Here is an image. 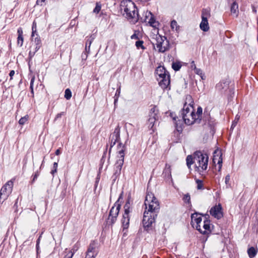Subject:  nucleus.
I'll return each mask as SVG.
<instances>
[{"mask_svg":"<svg viewBox=\"0 0 258 258\" xmlns=\"http://www.w3.org/2000/svg\"><path fill=\"white\" fill-rule=\"evenodd\" d=\"M110 139L115 142H118V160L115 165V171L113 176L116 178L120 174L122 166L124 162V151L125 147L119 142L120 139V129L119 126H117L114 130L113 133L111 134Z\"/></svg>","mask_w":258,"mask_h":258,"instance_id":"f257e3e1","label":"nucleus"},{"mask_svg":"<svg viewBox=\"0 0 258 258\" xmlns=\"http://www.w3.org/2000/svg\"><path fill=\"white\" fill-rule=\"evenodd\" d=\"M120 9L123 15L133 23L139 19L137 7L131 0H123L120 4Z\"/></svg>","mask_w":258,"mask_h":258,"instance_id":"f03ea898","label":"nucleus"},{"mask_svg":"<svg viewBox=\"0 0 258 258\" xmlns=\"http://www.w3.org/2000/svg\"><path fill=\"white\" fill-rule=\"evenodd\" d=\"M144 205L145 206L144 212L153 214V216H157L160 210V204L158 199L152 192L147 193Z\"/></svg>","mask_w":258,"mask_h":258,"instance_id":"7ed1b4c3","label":"nucleus"},{"mask_svg":"<svg viewBox=\"0 0 258 258\" xmlns=\"http://www.w3.org/2000/svg\"><path fill=\"white\" fill-rule=\"evenodd\" d=\"M208 161L209 157L207 154H203L200 151H197L195 153V170L200 174L207 169Z\"/></svg>","mask_w":258,"mask_h":258,"instance_id":"20e7f679","label":"nucleus"},{"mask_svg":"<svg viewBox=\"0 0 258 258\" xmlns=\"http://www.w3.org/2000/svg\"><path fill=\"white\" fill-rule=\"evenodd\" d=\"M155 39V45L159 52L163 53L169 49V42L165 36L156 35Z\"/></svg>","mask_w":258,"mask_h":258,"instance_id":"39448f33","label":"nucleus"},{"mask_svg":"<svg viewBox=\"0 0 258 258\" xmlns=\"http://www.w3.org/2000/svg\"><path fill=\"white\" fill-rule=\"evenodd\" d=\"M124 212L122 216V219L121 220L123 228L127 229L130 224V213L132 211V208H131V203L130 199H128L126 202L124 206Z\"/></svg>","mask_w":258,"mask_h":258,"instance_id":"423d86ee","label":"nucleus"},{"mask_svg":"<svg viewBox=\"0 0 258 258\" xmlns=\"http://www.w3.org/2000/svg\"><path fill=\"white\" fill-rule=\"evenodd\" d=\"M120 205L119 204L115 203L110 210L109 214L107 218V223L108 224L112 225L114 224L117 219Z\"/></svg>","mask_w":258,"mask_h":258,"instance_id":"0eeeda50","label":"nucleus"},{"mask_svg":"<svg viewBox=\"0 0 258 258\" xmlns=\"http://www.w3.org/2000/svg\"><path fill=\"white\" fill-rule=\"evenodd\" d=\"M210 11L207 9H205L202 12V22L200 25L201 30L206 32L209 30V26L208 22V18L210 17Z\"/></svg>","mask_w":258,"mask_h":258,"instance_id":"6e6552de","label":"nucleus"},{"mask_svg":"<svg viewBox=\"0 0 258 258\" xmlns=\"http://www.w3.org/2000/svg\"><path fill=\"white\" fill-rule=\"evenodd\" d=\"M14 183L12 180L8 181L1 188L0 191V199L5 200L12 192Z\"/></svg>","mask_w":258,"mask_h":258,"instance_id":"1a4fd4ad","label":"nucleus"},{"mask_svg":"<svg viewBox=\"0 0 258 258\" xmlns=\"http://www.w3.org/2000/svg\"><path fill=\"white\" fill-rule=\"evenodd\" d=\"M148 213L144 212L143 224L145 229L147 230L152 226L153 223L155 222V219L157 215H152Z\"/></svg>","mask_w":258,"mask_h":258,"instance_id":"9d476101","label":"nucleus"},{"mask_svg":"<svg viewBox=\"0 0 258 258\" xmlns=\"http://www.w3.org/2000/svg\"><path fill=\"white\" fill-rule=\"evenodd\" d=\"M98 253L97 242L94 240L92 241L89 244L86 252L85 258H95Z\"/></svg>","mask_w":258,"mask_h":258,"instance_id":"9b49d317","label":"nucleus"},{"mask_svg":"<svg viewBox=\"0 0 258 258\" xmlns=\"http://www.w3.org/2000/svg\"><path fill=\"white\" fill-rule=\"evenodd\" d=\"M194 101L190 95H187L185 98V101L184 104L182 113H188V112H194L193 108Z\"/></svg>","mask_w":258,"mask_h":258,"instance_id":"f8f14e48","label":"nucleus"},{"mask_svg":"<svg viewBox=\"0 0 258 258\" xmlns=\"http://www.w3.org/2000/svg\"><path fill=\"white\" fill-rule=\"evenodd\" d=\"M182 117L185 124L191 125L195 123H198L196 117H195V112L182 113Z\"/></svg>","mask_w":258,"mask_h":258,"instance_id":"ddd939ff","label":"nucleus"},{"mask_svg":"<svg viewBox=\"0 0 258 258\" xmlns=\"http://www.w3.org/2000/svg\"><path fill=\"white\" fill-rule=\"evenodd\" d=\"M191 224L194 228H196L198 231L201 230L200 224L202 223V218L200 214L195 213L191 215Z\"/></svg>","mask_w":258,"mask_h":258,"instance_id":"4468645a","label":"nucleus"},{"mask_svg":"<svg viewBox=\"0 0 258 258\" xmlns=\"http://www.w3.org/2000/svg\"><path fill=\"white\" fill-rule=\"evenodd\" d=\"M157 79L158 81L159 85L163 89H170V80L169 74L165 76H162V77L157 78Z\"/></svg>","mask_w":258,"mask_h":258,"instance_id":"2eb2a0df","label":"nucleus"},{"mask_svg":"<svg viewBox=\"0 0 258 258\" xmlns=\"http://www.w3.org/2000/svg\"><path fill=\"white\" fill-rule=\"evenodd\" d=\"M144 21L153 27L157 28L158 26V22L155 20L154 16L150 12L146 11Z\"/></svg>","mask_w":258,"mask_h":258,"instance_id":"dca6fc26","label":"nucleus"},{"mask_svg":"<svg viewBox=\"0 0 258 258\" xmlns=\"http://www.w3.org/2000/svg\"><path fill=\"white\" fill-rule=\"evenodd\" d=\"M213 161L214 163L217 162L218 165V171H220L222 166V158L221 151H215L213 155Z\"/></svg>","mask_w":258,"mask_h":258,"instance_id":"f3484780","label":"nucleus"},{"mask_svg":"<svg viewBox=\"0 0 258 258\" xmlns=\"http://www.w3.org/2000/svg\"><path fill=\"white\" fill-rule=\"evenodd\" d=\"M210 214L215 218L219 219L222 216V207L220 205L212 207L210 211Z\"/></svg>","mask_w":258,"mask_h":258,"instance_id":"a211bd4d","label":"nucleus"},{"mask_svg":"<svg viewBox=\"0 0 258 258\" xmlns=\"http://www.w3.org/2000/svg\"><path fill=\"white\" fill-rule=\"evenodd\" d=\"M203 228H201V230L199 231L201 233L206 234L209 232H210V222L209 220H205L203 222Z\"/></svg>","mask_w":258,"mask_h":258,"instance_id":"6ab92c4d","label":"nucleus"},{"mask_svg":"<svg viewBox=\"0 0 258 258\" xmlns=\"http://www.w3.org/2000/svg\"><path fill=\"white\" fill-rule=\"evenodd\" d=\"M156 73L157 75V78L162 77V76H165L169 74L168 72L163 67H158L156 70Z\"/></svg>","mask_w":258,"mask_h":258,"instance_id":"aec40b11","label":"nucleus"},{"mask_svg":"<svg viewBox=\"0 0 258 258\" xmlns=\"http://www.w3.org/2000/svg\"><path fill=\"white\" fill-rule=\"evenodd\" d=\"M18 38H17V44L19 46L21 47L23 44L24 38L23 36V29L20 27L17 30Z\"/></svg>","mask_w":258,"mask_h":258,"instance_id":"412c9836","label":"nucleus"},{"mask_svg":"<svg viewBox=\"0 0 258 258\" xmlns=\"http://www.w3.org/2000/svg\"><path fill=\"white\" fill-rule=\"evenodd\" d=\"M158 112V110L156 106H153L150 110L149 112V117H154L155 118H158L157 114Z\"/></svg>","mask_w":258,"mask_h":258,"instance_id":"4be33fe9","label":"nucleus"},{"mask_svg":"<svg viewBox=\"0 0 258 258\" xmlns=\"http://www.w3.org/2000/svg\"><path fill=\"white\" fill-rule=\"evenodd\" d=\"M231 12L236 17H237L238 13V5L236 2H234L231 6Z\"/></svg>","mask_w":258,"mask_h":258,"instance_id":"5701e85b","label":"nucleus"},{"mask_svg":"<svg viewBox=\"0 0 258 258\" xmlns=\"http://www.w3.org/2000/svg\"><path fill=\"white\" fill-rule=\"evenodd\" d=\"M257 252V250L253 247H250L247 250V253L250 258L254 257Z\"/></svg>","mask_w":258,"mask_h":258,"instance_id":"b1692460","label":"nucleus"},{"mask_svg":"<svg viewBox=\"0 0 258 258\" xmlns=\"http://www.w3.org/2000/svg\"><path fill=\"white\" fill-rule=\"evenodd\" d=\"M203 109L201 107H199L197 109L196 113H195V117H196L198 121V123L200 122L201 120V116L202 114Z\"/></svg>","mask_w":258,"mask_h":258,"instance_id":"393cba45","label":"nucleus"},{"mask_svg":"<svg viewBox=\"0 0 258 258\" xmlns=\"http://www.w3.org/2000/svg\"><path fill=\"white\" fill-rule=\"evenodd\" d=\"M186 161L187 166L188 168L189 169V168H190L191 165L193 163H195L194 157L193 158L191 155H188L186 157Z\"/></svg>","mask_w":258,"mask_h":258,"instance_id":"a878e982","label":"nucleus"},{"mask_svg":"<svg viewBox=\"0 0 258 258\" xmlns=\"http://www.w3.org/2000/svg\"><path fill=\"white\" fill-rule=\"evenodd\" d=\"M157 119V118H155L154 117H150L148 119V125H149V127L150 129L152 130L153 131H154L153 127H154V123L156 122Z\"/></svg>","mask_w":258,"mask_h":258,"instance_id":"bb28decb","label":"nucleus"},{"mask_svg":"<svg viewBox=\"0 0 258 258\" xmlns=\"http://www.w3.org/2000/svg\"><path fill=\"white\" fill-rule=\"evenodd\" d=\"M181 63L179 61L174 62L172 64V68L175 71H179L181 68Z\"/></svg>","mask_w":258,"mask_h":258,"instance_id":"cd10ccee","label":"nucleus"},{"mask_svg":"<svg viewBox=\"0 0 258 258\" xmlns=\"http://www.w3.org/2000/svg\"><path fill=\"white\" fill-rule=\"evenodd\" d=\"M171 28L172 30L177 31L179 29V26L177 25V23L175 20H172L170 24Z\"/></svg>","mask_w":258,"mask_h":258,"instance_id":"c85d7f7f","label":"nucleus"},{"mask_svg":"<svg viewBox=\"0 0 258 258\" xmlns=\"http://www.w3.org/2000/svg\"><path fill=\"white\" fill-rule=\"evenodd\" d=\"M164 172L166 174V175H167L168 176H171V168L169 164H166Z\"/></svg>","mask_w":258,"mask_h":258,"instance_id":"c756f323","label":"nucleus"},{"mask_svg":"<svg viewBox=\"0 0 258 258\" xmlns=\"http://www.w3.org/2000/svg\"><path fill=\"white\" fill-rule=\"evenodd\" d=\"M37 37L34 38V40H33V37L32 39V43H33V44L36 45H40L41 46V41L39 37H38V35L36 34Z\"/></svg>","mask_w":258,"mask_h":258,"instance_id":"7c9ffc66","label":"nucleus"},{"mask_svg":"<svg viewBox=\"0 0 258 258\" xmlns=\"http://www.w3.org/2000/svg\"><path fill=\"white\" fill-rule=\"evenodd\" d=\"M72 97V92L70 89H67L64 92V97L66 99L69 100Z\"/></svg>","mask_w":258,"mask_h":258,"instance_id":"2f4dec72","label":"nucleus"},{"mask_svg":"<svg viewBox=\"0 0 258 258\" xmlns=\"http://www.w3.org/2000/svg\"><path fill=\"white\" fill-rule=\"evenodd\" d=\"M196 182L197 184V188L198 189H203V181L202 180H200V179H196Z\"/></svg>","mask_w":258,"mask_h":258,"instance_id":"473e14b6","label":"nucleus"},{"mask_svg":"<svg viewBox=\"0 0 258 258\" xmlns=\"http://www.w3.org/2000/svg\"><path fill=\"white\" fill-rule=\"evenodd\" d=\"M28 115H26L24 117H21L19 121V124H21V125H23L28 120Z\"/></svg>","mask_w":258,"mask_h":258,"instance_id":"72a5a7b5","label":"nucleus"},{"mask_svg":"<svg viewBox=\"0 0 258 258\" xmlns=\"http://www.w3.org/2000/svg\"><path fill=\"white\" fill-rule=\"evenodd\" d=\"M32 35L31 37H34L35 36V33L36 32V23L35 22H33L32 27Z\"/></svg>","mask_w":258,"mask_h":258,"instance_id":"f704fd0d","label":"nucleus"},{"mask_svg":"<svg viewBox=\"0 0 258 258\" xmlns=\"http://www.w3.org/2000/svg\"><path fill=\"white\" fill-rule=\"evenodd\" d=\"M101 8V5L98 3H97L95 8L93 10V12L96 14H98L100 11Z\"/></svg>","mask_w":258,"mask_h":258,"instance_id":"c9c22d12","label":"nucleus"},{"mask_svg":"<svg viewBox=\"0 0 258 258\" xmlns=\"http://www.w3.org/2000/svg\"><path fill=\"white\" fill-rule=\"evenodd\" d=\"M136 46L138 48L141 47L142 48H144L143 46V41L142 40H139L136 41Z\"/></svg>","mask_w":258,"mask_h":258,"instance_id":"e433bc0d","label":"nucleus"},{"mask_svg":"<svg viewBox=\"0 0 258 258\" xmlns=\"http://www.w3.org/2000/svg\"><path fill=\"white\" fill-rule=\"evenodd\" d=\"M34 80H35V77H33L32 78V79H31V81H30V89H31V92L32 94H34V91H33V84H34Z\"/></svg>","mask_w":258,"mask_h":258,"instance_id":"4c0bfd02","label":"nucleus"},{"mask_svg":"<svg viewBox=\"0 0 258 258\" xmlns=\"http://www.w3.org/2000/svg\"><path fill=\"white\" fill-rule=\"evenodd\" d=\"M39 171H37L36 172H35L34 174L33 175V179L31 181L32 183H33L37 179V177L39 175Z\"/></svg>","mask_w":258,"mask_h":258,"instance_id":"58836bf2","label":"nucleus"},{"mask_svg":"<svg viewBox=\"0 0 258 258\" xmlns=\"http://www.w3.org/2000/svg\"><path fill=\"white\" fill-rule=\"evenodd\" d=\"M239 119V116H238L237 115L236 116L234 121L232 122L231 128H234V127L236 125V124Z\"/></svg>","mask_w":258,"mask_h":258,"instance_id":"ea45409f","label":"nucleus"},{"mask_svg":"<svg viewBox=\"0 0 258 258\" xmlns=\"http://www.w3.org/2000/svg\"><path fill=\"white\" fill-rule=\"evenodd\" d=\"M53 169H52L51 171V173L52 175H53L54 173H55L57 172V163L54 162L53 163Z\"/></svg>","mask_w":258,"mask_h":258,"instance_id":"a19ab883","label":"nucleus"},{"mask_svg":"<svg viewBox=\"0 0 258 258\" xmlns=\"http://www.w3.org/2000/svg\"><path fill=\"white\" fill-rule=\"evenodd\" d=\"M183 200L185 202L189 203L190 202V197L189 194H187L184 195Z\"/></svg>","mask_w":258,"mask_h":258,"instance_id":"79ce46f5","label":"nucleus"},{"mask_svg":"<svg viewBox=\"0 0 258 258\" xmlns=\"http://www.w3.org/2000/svg\"><path fill=\"white\" fill-rule=\"evenodd\" d=\"M88 52L87 50H86L85 52H84L83 53H82V54L81 55V57H82V60H86L87 59V57H88Z\"/></svg>","mask_w":258,"mask_h":258,"instance_id":"37998d69","label":"nucleus"},{"mask_svg":"<svg viewBox=\"0 0 258 258\" xmlns=\"http://www.w3.org/2000/svg\"><path fill=\"white\" fill-rule=\"evenodd\" d=\"M41 46L40 45H35V44H33V43H32V45L31 46V47H33V50L34 51H35V52H36L39 49V48L41 47Z\"/></svg>","mask_w":258,"mask_h":258,"instance_id":"c03bdc74","label":"nucleus"},{"mask_svg":"<svg viewBox=\"0 0 258 258\" xmlns=\"http://www.w3.org/2000/svg\"><path fill=\"white\" fill-rule=\"evenodd\" d=\"M74 253L71 251H69L64 256V258H72Z\"/></svg>","mask_w":258,"mask_h":258,"instance_id":"a18cd8bd","label":"nucleus"},{"mask_svg":"<svg viewBox=\"0 0 258 258\" xmlns=\"http://www.w3.org/2000/svg\"><path fill=\"white\" fill-rule=\"evenodd\" d=\"M230 179V176L229 174L227 175L225 178V182L226 185H229V181Z\"/></svg>","mask_w":258,"mask_h":258,"instance_id":"49530a36","label":"nucleus"},{"mask_svg":"<svg viewBox=\"0 0 258 258\" xmlns=\"http://www.w3.org/2000/svg\"><path fill=\"white\" fill-rule=\"evenodd\" d=\"M30 49L29 55L31 57L34 55L36 52L33 50V47H30Z\"/></svg>","mask_w":258,"mask_h":258,"instance_id":"de8ad7c7","label":"nucleus"},{"mask_svg":"<svg viewBox=\"0 0 258 258\" xmlns=\"http://www.w3.org/2000/svg\"><path fill=\"white\" fill-rule=\"evenodd\" d=\"M45 2V0H37L36 4L37 5L42 6Z\"/></svg>","mask_w":258,"mask_h":258,"instance_id":"09e8293b","label":"nucleus"},{"mask_svg":"<svg viewBox=\"0 0 258 258\" xmlns=\"http://www.w3.org/2000/svg\"><path fill=\"white\" fill-rule=\"evenodd\" d=\"M195 72L198 74V75H202V71L200 69H198L196 68V67H195Z\"/></svg>","mask_w":258,"mask_h":258,"instance_id":"8fccbe9b","label":"nucleus"},{"mask_svg":"<svg viewBox=\"0 0 258 258\" xmlns=\"http://www.w3.org/2000/svg\"><path fill=\"white\" fill-rule=\"evenodd\" d=\"M116 143V142H114L113 140L110 139V148L109 149V152H110L111 148H112L115 145Z\"/></svg>","mask_w":258,"mask_h":258,"instance_id":"3c124183","label":"nucleus"},{"mask_svg":"<svg viewBox=\"0 0 258 258\" xmlns=\"http://www.w3.org/2000/svg\"><path fill=\"white\" fill-rule=\"evenodd\" d=\"M64 112H61L60 113H58L56 115V117H55V119L58 118H60L61 117L62 115H64Z\"/></svg>","mask_w":258,"mask_h":258,"instance_id":"603ef678","label":"nucleus"},{"mask_svg":"<svg viewBox=\"0 0 258 258\" xmlns=\"http://www.w3.org/2000/svg\"><path fill=\"white\" fill-rule=\"evenodd\" d=\"M15 71L14 70H12L9 74V76H10V80L12 79L13 76L15 75Z\"/></svg>","mask_w":258,"mask_h":258,"instance_id":"864d4df0","label":"nucleus"},{"mask_svg":"<svg viewBox=\"0 0 258 258\" xmlns=\"http://www.w3.org/2000/svg\"><path fill=\"white\" fill-rule=\"evenodd\" d=\"M91 44V41H89V43H88V42H86V48H85V49H86V50H87V45H89V46H88V51H89L90 47Z\"/></svg>","mask_w":258,"mask_h":258,"instance_id":"5fc2aeb1","label":"nucleus"},{"mask_svg":"<svg viewBox=\"0 0 258 258\" xmlns=\"http://www.w3.org/2000/svg\"><path fill=\"white\" fill-rule=\"evenodd\" d=\"M61 152H60V150L59 149H58L57 150H56V151H55V155H59L60 154Z\"/></svg>","mask_w":258,"mask_h":258,"instance_id":"6e6d98bb","label":"nucleus"},{"mask_svg":"<svg viewBox=\"0 0 258 258\" xmlns=\"http://www.w3.org/2000/svg\"><path fill=\"white\" fill-rule=\"evenodd\" d=\"M191 67L192 68L194 67V69H195L196 64H195V62L194 61H192L191 63Z\"/></svg>","mask_w":258,"mask_h":258,"instance_id":"4d7b16f0","label":"nucleus"},{"mask_svg":"<svg viewBox=\"0 0 258 258\" xmlns=\"http://www.w3.org/2000/svg\"><path fill=\"white\" fill-rule=\"evenodd\" d=\"M138 37L136 35V34H133V35H132L131 36V38L132 39H134V38H137Z\"/></svg>","mask_w":258,"mask_h":258,"instance_id":"13d9d810","label":"nucleus"},{"mask_svg":"<svg viewBox=\"0 0 258 258\" xmlns=\"http://www.w3.org/2000/svg\"><path fill=\"white\" fill-rule=\"evenodd\" d=\"M252 11L254 13H255L256 12V9L253 6L252 7Z\"/></svg>","mask_w":258,"mask_h":258,"instance_id":"bf43d9fd","label":"nucleus"},{"mask_svg":"<svg viewBox=\"0 0 258 258\" xmlns=\"http://www.w3.org/2000/svg\"><path fill=\"white\" fill-rule=\"evenodd\" d=\"M117 97L116 99H114V104H116V103L117 102Z\"/></svg>","mask_w":258,"mask_h":258,"instance_id":"052dcab7","label":"nucleus"},{"mask_svg":"<svg viewBox=\"0 0 258 258\" xmlns=\"http://www.w3.org/2000/svg\"><path fill=\"white\" fill-rule=\"evenodd\" d=\"M117 92L118 93V94H119V93H120V91H119V90H117L115 95H116V94H117Z\"/></svg>","mask_w":258,"mask_h":258,"instance_id":"680f3d73","label":"nucleus"},{"mask_svg":"<svg viewBox=\"0 0 258 258\" xmlns=\"http://www.w3.org/2000/svg\"><path fill=\"white\" fill-rule=\"evenodd\" d=\"M122 194H121L120 195V196H119V198L118 200H119V199L121 198V196H122Z\"/></svg>","mask_w":258,"mask_h":258,"instance_id":"e2e57ef3","label":"nucleus"},{"mask_svg":"<svg viewBox=\"0 0 258 258\" xmlns=\"http://www.w3.org/2000/svg\"><path fill=\"white\" fill-rule=\"evenodd\" d=\"M38 241H39V239H38V240H37V245H38Z\"/></svg>","mask_w":258,"mask_h":258,"instance_id":"0e129e2a","label":"nucleus"}]
</instances>
